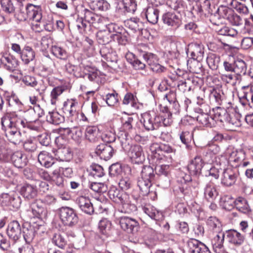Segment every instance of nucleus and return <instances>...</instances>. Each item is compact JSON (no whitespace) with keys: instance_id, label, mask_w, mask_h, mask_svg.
Returning <instances> with one entry per match:
<instances>
[{"instance_id":"obj_33","label":"nucleus","mask_w":253,"mask_h":253,"mask_svg":"<svg viewBox=\"0 0 253 253\" xmlns=\"http://www.w3.org/2000/svg\"><path fill=\"white\" fill-rule=\"evenodd\" d=\"M142 210L150 217L155 220H161L164 218L162 212L159 211L151 205H148L143 207Z\"/></svg>"},{"instance_id":"obj_56","label":"nucleus","mask_w":253,"mask_h":253,"mask_svg":"<svg viewBox=\"0 0 253 253\" xmlns=\"http://www.w3.org/2000/svg\"><path fill=\"white\" fill-rule=\"evenodd\" d=\"M111 228V223L106 218L101 219L98 224V228L100 232L104 235L109 233Z\"/></svg>"},{"instance_id":"obj_52","label":"nucleus","mask_w":253,"mask_h":253,"mask_svg":"<svg viewBox=\"0 0 253 253\" xmlns=\"http://www.w3.org/2000/svg\"><path fill=\"white\" fill-rule=\"evenodd\" d=\"M220 62V57L215 54H210L207 58L209 67L214 70L217 69Z\"/></svg>"},{"instance_id":"obj_57","label":"nucleus","mask_w":253,"mask_h":253,"mask_svg":"<svg viewBox=\"0 0 253 253\" xmlns=\"http://www.w3.org/2000/svg\"><path fill=\"white\" fill-rule=\"evenodd\" d=\"M233 11L231 8L221 5L216 9L215 14H217L219 17L227 20L230 14H232Z\"/></svg>"},{"instance_id":"obj_62","label":"nucleus","mask_w":253,"mask_h":253,"mask_svg":"<svg viewBox=\"0 0 253 253\" xmlns=\"http://www.w3.org/2000/svg\"><path fill=\"white\" fill-rule=\"evenodd\" d=\"M203 164L214 165L218 163L216 155L211 152H207L206 153L203 159Z\"/></svg>"},{"instance_id":"obj_43","label":"nucleus","mask_w":253,"mask_h":253,"mask_svg":"<svg viewBox=\"0 0 253 253\" xmlns=\"http://www.w3.org/2000/svg\"><path fill=\"white\" fill-rule=\"evenodd\" d=\"M100 53L101 56L107 61L113 62L116 60V52L109 46H102Z\"/></svg>"},{"instance_id":"obj_41","label":"nucleus","mask_w":253,"mask_h":253,"mask_svg":"<svg viewBox=\"0 0 253 253\" xmlns=\"http://www.w3.org/2000/svg\"><path fill=\"white\" fill-rule=\"evenodd\" d=\"M23 82L27 85L33 87H36V89L40 94L43 93L45 90V86H42V87H39V84L35 77L31 76H24L22 79Z\"/></svg>"},{"instance_id":"obj_18","label":"nucleus","mask_w":253,"mask_h":253,"mask_svg":"<svg viewBox=\"0 0 253 253\" xmlns=\"http://www.w3.org/2000/svg\"><path fill=\"white\" fill-rule=\"evenodd\" d=\"M76 203L81 211L88 214H91L94 212V208L88 197L80 196L76 199Z\"/></svg>"},{"instance_id":"obj_38","label":"nucleus","mask_w":253,"mask_h":253,"mask_svg":"<svg viewBox=\"0 0 253 253\" xmlns=\"http://www.w3.org/2000/svg\"><path fill=\"white\" fill-rule=\"evenodd\" d=\"M118 139L120 141L122 148L126 152H127L128 149H130L131 147L133 145L131 143V137L128 135L127 132H121L118 136Z\"/></svg>"},{"instance_id":"obj_15","label":"nucleus","mask_w":253,"mask_h":253,"mask_svg":"<svg viewBox=\"0 0 253 253\" xmlns=\"http://www.w3.org/2000/svg\"><path fill=\"white\" fill-rule=\"evenodd\" d=\"M6 233L9 238L14 241H17L21 235V227L16 220L10 222L7 227Z\"/></svg>"},{"instance_id":"obj_20","label":"nucleus","mask_w":253,"mask_h":253,"mask_svg":"<svg viewBox=\"0 0 253 253\" xmlns=\"http://www.w3.org/2000/svg\"><path fill=\"white\" fill-rule=\"evenodd\" d=\"M84 133L85 139L92 143L98 142L101 138L100 132L97 126H87Z\"/></svg>"},{"instance_id":"obj_2","label":"nucleus","mask_w":253,"mask_h":253,"mask_svg":"<svg viewBox=\"0 0 253 253\" xmlns=\"http://www.w3.org/2000/svg\"><path fill=\"white\" fill-rule=\"evenodd\" d=\"M164 115H157L154 112H146L142 114L141 122L147 130H154L163 126H168L172 123V113L168 108H165Z\"/></svg>"},{"instance_id":"obj_55","label":"nucleus","mask_w":253,"mask_h":253,"mask_svg":"<svg viewBox=\"0 0 253 253\" xmlns=\"http://www.w3.org/2000/svg\"><path fill=\"white\" fill-rule=\"evenodd\" d=\"M193 135L189 131H183L180 135V139L181 142L186 145L187 149L192 151L193 149H195V148H193L191 146L189 145L192 139Z\"/></svg>"},{"instance_id":"obj_42","label":"nucleus","mask_w":253,"mask_h":253,"mask_svg":"<svg viewBox=\"0 0 253 253\" xmlns=\"http://www.w3.org/2000/svg\"><path fill=\"white\" fill-rule=\"evenodd\" d=\"M218 192L215 187L211 184H208L204 189V197L209 202H212L217 196Z\"/></svg>"},{"instance_id":"obj_61","label":"nucleus","mask_w":253,"mask_h":253,"mask_svg":"<svg viewBox=\"0 0 253 253\" xmlns=\"http://www.w3.org/2000/svg\"><path fill=\"white\" fill-rule=\"evenodd\" d=\"M133 121V118L130 116H126V118L123 119V128L125 131L128 133L133 130L132 124Z\"/></svg>"},{"instance_id":"obj_44","label":"nucleus","mask_w":253,"mask_h":253,"mask_svg":"<svg viewBox=\"0 0 253 253\" xmlns=\"http://www.w3.org/2000/svg\"><path fill=\"white\" fill-rule=\"evenodd\" d=\"M235 206L239 211L244 213H249L251 211L247 201L242 197H238L235 200Z\"/></svg>"},{"instance_id":"obj_50","label":"nucleus","mask_w":253,"mask_h":253,"mask_svg":"<svg viewBox=\"0 0 253 253\" xmlns=\"http://www.w3.org/2000/svg\"><path fill=\"white\" fill-rule=\"evenodd\" d=\"M199 59L192 58L187 61V65L189 68L190 72L199 74L202 70V65Z\"/></svg>"},{"instance_id":"obj_7","label":"nucleus","mask_w":253,"mask_h":253,"mask_svg":"<svg viewBox=\"0 0 253 253\" xmlns=\"http://www.w3.org/2000/svg\"><path fill=\"white\" fill-rule=\"evenodd\" d=\"M137 4L135 0H121L116 7V12L120 15H125L126 12L134 13Z\"/></svg>"},{"instance_id":"obj_48","label":"nucleus","mask_w":253,"mask_h":253,"mask_svg":"<svg viewBox=\"0 0 253 253\" xmlns=\"http://www.w3.org/2000/svg\"><path fill=\"white\" fill-rule=\"evenodd\" d=\"M47 121L51 124L57 125L64 121V117L56 111L49 112L46 116Z\"/></svg>"},{"instance_id":"obj_5","label":"nucleus","mask_w":253,"mask_h":253,"mask_svg":"<svg viewBox=\"0 0 253 253\" xmlns=\"http://www.w3.org/2000/svg\"><path fill=\"white\" fill-rule=\"evenodd\" d=\"M58 132L61 135L70 136L77 143H81L83 139V131L79 126L60 127Z\"/></svg>"},{"instance_id":"obj_4","label":"nucleus","mask_w":253,"mask_h":253,"mask_svg":"<svg viewBox=\"0 0 253 253\" xmlns=\"http://www.w3.org/2000/svg\"><path fill=\"white\" fill-rule=\"evenodd\" d=\"M0 201L3 206L18 209L21 203V199L18 194L12 191L9 193H3L0 196Z\"/></svg>"},{"instance_id":"obj_49","label":"nucleus","mask_w":253,"mask_h":253,"mask_svg":"<svg viewBox=\"0 0 253 253\" xmlns=\"http://www.w3.org/2000/svg\"><path fill=\"white\" fill-rule=\"evenodd\" d=\"M207 224L210 229L214 232L217 233L222 231L221 224L216 217H210L207 220Z\"/></svg>"},{"instance_id":"obj_37","label":"nucleus","mask_w":253,"mask_h":253,"mask_svg":"<svg viewBox=\"0 0 253 253\" xmlns=\"http://www.w3.org/2000/svg\"><path fill=\"white\" fill-rule=\"evenodd\" d=\"M234 73L237 75H245L247 71V64L241 58L236 57L234 60Z\"/></svg>"},{"instance_id":"obj_21","label":"nucleus","mask_w":253,"mask_h":253,"mask_svg":"<svg viewBox=\"0 0 253 253\" xmlns=\"http://www.w3.org/2000/svg\"><path fill=\"white\" fill-rule=\"evenodd\" d=\"M79 107L78 102L75 99H70L64 102L62 109L68 116L72 117L77 114Z\"/></svg>"},{"instance_id":"obj_24","label":"nucleus","mask_w":253,"mask_h":253,"mask_svg":"<svg viewBox=\"0 0 253 253\" xmlns=\"http://www.w3.org/2000/svg\"><path fill=\"white\" fill-rule=\"evenodd\" d=\"M203 166V159L197 156L191 161L187 168L191 174L197 175L201 173Z\"/></svg>"},{"instance_id":"obj_11","label":"nucleus","mask_w":253,"mask_h":253,"mask_svg":"<svg viewBox=\"0 0 253 253\" xmlns=\"http://www.w3.org/2000/svg\"><path fill=\"white\" fill-rule=\"evenodd\" d=\"M126 152L131 160L135 163H141L145 160L142 148L139 145H133Z\"/></svg>"},{"instance_id":"obj_46","label":"nucleus","mask_w":253,"mask_h":253,"mask_svg":"<svg viewBox=\"0 0 253 253\" xmlns=\"http://www.w3.org/2000/svg\"><path fill=\"white\" fill-rule=\"evenodd\" d=\"M192 51L191 56L192 58L202 60L204 56V46L201 43H195L191 45Z\"/></svg>"},{"instance_id":"obj_16","label":"nucleus","mask_w":253,"mask_h":253,"mask_svg":"<svg viewBox=\"0 0 253 253\" xmlns=\"http://www.w3.org/2000/svg\"><path fill=\"white\" fill-rule=\"evenodd\" d=\"M189 253H211L208 248L196 239H190L187 242Z\"/></svg>"},{"instance_id":"obj_8","label":"nucleus","mask_w":253,"mask_h":253,"mask_svg":"<svg viewBox=\"0 0 253 253\" xmlns=\"http://www.w3.org/2000/svg\"><path fill=\"white\" fill-rule=\"evenodd\" d=\"M162 20L165 24L174 29L178 28L182 23L180 14L172 11L167 12L163 14Z\"/></svg>"},{"instance_id":"obj_31","label":"nucleus","mask_w":253,"mask_h":253,"mask_svg":"<svg viewBox=\"0 0 253 253\" xmlns=\"http://www.w3.org/2000/svg\"><path fill=\"white\" fill-rule=\"evenodd\" d=\"M4 98L9 107H13L15 109L21 108L22 103L18 97L12 92L5 91Z\"/></svg>"},{"instance_id":"obj_64","label":"nucleus","mask_w":253,"mask_h":253,"mask_svg":"<svg viewBox=\"0 0 253 253\" xmlns=\"http://www.w3.org/2000/svg\"><path fill=\"white\" fill-rule=\"evenodd\" d=\"M105 100L108 106H114L118 103L119 101L118 94L115 92L107 94Z\"/></svg>"},{"instance_id":"obj_51","label":"nucleus","mask_w":253,"mask_h":253,"mask_svg":"<svg viewBox=\"0 0 253 253\" xmlns=\"http://www.w3.org/2000/svg\"><path fill=\"white\" fill-rule=\"evenodd\" d=\"M229 114L227 113L226 110L220 107H217L214 111V120L215 121V125L217 121L220 122H225Z\"/></svg>"},{"instance_id":"obj_6","label":"nucleus","mask_w":253,"mask_h":253,"mask_svg":"<svg viewBox=\"0 0 253 253\" xmlns=\"http://www.w3.org/2000/svg\"><path fill=\"white\" fill-rule=\"evenodd\" d=\"M238 171L232 168L224 170L221 177V183L224 186L230 187L234 185L238 177Z\"/></svg>"},{"instance_id":"obj_32","label":"nucleus","mask_w":253,"mask_h":253,"mask_svg":"<svg viewBox=\"0 0 253 253\" xmlns=\"http://www.w3.org/2000/svg\"><path fill=\"white\" fill-rule=\"evenodd\" d=\"M197 121L203 126L211 127L215 126V121L213 117L203 111L200 112L197 117Z\"/></svg>"},{"instance_id":"obj_53","label":"nucleus","mask_w":253,"mask_h":253,"mask_svg":"<svg viewBox=\"0 0 253 253\" xmlns=\"http://www.w3.org/2000/svg\"><path fill=\"white\" fill-rule=\"evenodd\" d=\"M52 242L55 246L61 249L64 248L67 243L64 235L59 232L54 234L52 238Z\"/></svg>"},{"instance_id":"obj_17","label":"nucleus","mask_w":253,"mask_h":253,"mask_svg":"<svg viewBox=\"0 0 253 253\" xmlns=\"http://www.w3.org/2000/svg\"><path fill=\"white\" fill-rule=\"evenodd\" d=\"M82 14H84V16H82L83 19L92 24L96 23L105 24V22L107 19L105 17H100L87 9H83L80 14L81 16Z\"/></svg>"},{"instance_id":"obj_47","label":"nucleus","mask_w":253,"mask_h":253,"mask_svg":"<svg viewBox=\"0 0 253 253\" xmlns=\"http://www.w3.org/2000/svg\"><path fill=\"white\" fill-rule=\"evenodd\" d=\"M152 185L151 181L148 179L138 178L137 186L140 189L141 194L143 196L147 195L150 193V188Z\"/></svg>"},{"instance_id":"obj_23","label":"nucleus","mask_w":253,"mask_h":253,"mask_svg":"<svg viewBox=\"0 0 253 253\" xmlns=\"http://www.w3.org/2000/svg\"><path fill=\"white\" fill-rule=\"evenodd\" d=\"M197 11L201 15H204L208 17L213 13V8L211 7V4L210 0H200L197 4Z\"/></svg>"},{"instance_id":"obj_27","label":"nucleus","mask_w":253,"mask_h":253,"mask_svg":"<svg viewBox=\"0 0 253 253\" xmlns=\"http://www.w3.org/2000/svg\"><path fill=\"white\" fill-rule=\"evenodd\" d=\"M2 61L4 68L10 72L15 70L19 65L18 59L11 54L3 56Z\"/></svg>"},{"instance_id":"obj_14","label":"nucleus","mask_w":253,"mask_h":253,"mask_svg":"<svg viewBox=\"0 0 253 253\" xmlns=\"http://www.w3.org/2000/svg\"><path fill=\"white\" fill-rule=\"evenodd\" d=\"M114 152L112 146L105 144L98 145L95 150L96 155L105 161L109 160L113 156Z\"/></svg>"},{"instance_id":"obj_36","label":"nucleus","mask_w":253,"mask_h":253,"mask_svg":"<svg viewBox=\"0 0 253 253\" xmlns=\"http://www.w3.org/2000/svg\"><path fill=\"white\" fill-rule=\"evenodd\" d=\"M146 17L148 21L153 24L158 22L159 15V10L154 6H149L146 10Z\"/></svg>"},{"instance_id":"obj_29","label":"nucleus","mask_w":253,"mask_h":253,"mask_svg":"<svg viewBox=\"0 0 253 253\" xmlns=\"http://www.w3.org/2000/svg\"><path fill=\"white\" fill-rule=\"evenodd\" d=\"M11 159L14 166L17 168H23L28 162L26 156L20 151L14 152L12 155Z\"/></svg>"},{"instance_id":"obj_63","label":"nucleus","mask_w":253,"mask_h":253,"mask_svg":"<svg viewBox=\"0 0 253 253\" xmlns=\"http://www.w3.org/2000/svg\"><path fill=\"white\" fill-rule=\"evenodd\" d=\"M64 91V89L61 86L54 87L51 92V103L52 105L56 104L58 97Z\"/></svg>"},{"instance_id":"obj_22","label":"nucleus","mask_w":253,"mask_h":253,"mask_svg":"<svg viewBox=\"0 0 253 253\" xmlns=\"http://www.w3.org/2000/svg\"><path fill=\"white\" fill-rule=\"evenodd\" d=\"M120 224L124 230L128 233H132L134 228L138 226V223L133 218L123 216L120 218Z\"/></svg>"},{"instance_id":"obj_19","label":"nucleus","mask_w":253,"mask_h":253,"mask_svg":"<svg viewBox=\"0 0 253 253\" xmlns=\"http://www.w3.org/2000/svg\"><path fill=\"white\" fill-rule=\"evenodd\" d=\"M217 233L211 240L213 249L216 253H224L223 243L224 238H226L225 232L220 231Z\"/></svg>"},{"instance_id":"obj_34","label":"nucleus","mask_w":253,"mask_h":253,"mask_svg":"<svg viewBox=\"0 0 253 253\" xmlns=\"http://www.w3.org/2000/svg\"><path fill=\"white\" fill-rule=\"evenodd\" d=\"M38 161L41 165L47 168L50 167L54 163L53 157L45 151H42L39 154Z\"/></svg>"},{"instance_id":"obj_9","label":"nucleus","mask_w":253,"mask_h":253,"mask_svg":"<svg viewBox=\"0 0 253 253\" xmlns=\"http://www.w3.org/2000/svg\"><path fill=\"white\" fill-rule=\"evenodd\" d=\"M225 235L228 243L235 247L241 246L245 240V236L234 229L226 231Z\"/></svg>"},{"instance_id":"obj_10","label":"nucleus","mask_w":253,"mask_h":253,"mask_svg":"<svg viewBox=\"0 0 253 253\" xmlns=\"http://www.w3.org/2000/svg\"><path fill=\"white\" fill-rule=\"evenodd\" d=\"M108 196L113 202L123 206L128 204V196L123 192H121L116 187H112L109 190Z\"/></svg>"},{"instance_id":"obj_28","label":"nucleus","mask_w":253,"mask_h":253,"mask_svg":"<svg viewBox=\"0 0 253 253\" xmlns=\"http://www.w3.org/2000/svg\"><path fill=\"white\" fill-rule=\"evenodd\" d=\"M126 28L129 29L132 33L140 32L144 27L143 22L139 19L135 17L131 18L125 21Z\"/></svg>"},{"instance_id":"obj_59","label":"nucleus","mask_w":253,"mask_h":253,"mask_svg":"<svg viewBox=\"0 0 253 253\" xmlns=\"http://www.w3.org/2000/svg\"><path fill=\"white\" fill-rule=\"evenodd\" d=\"M1 7L3 11L7 13H12L15 10L14 6L11 0H1Z\"/></svg>"},{"instance_id":"obj_45","label":"nucleus","mask_w":253,"mask_h":253,"mask_svg":"<svg viewBox=\"0 0 253 253\" xmlns=\"http://www.w3.org/2000/svg\"><path fill=\"white\" fill-rule=\"evenodd\" d=\"M50 50L55 57L60 59L65 60L68 57L66 50L58 45H52Z\"/></svg>"},{"instance_id":"obj_12","label":"nucleus","mask_w":253,"mask_h":253,"mask_svg":"<svg viewBox=\"0 0 253 253\" xmlns=\"http://www.w3.org/2000/svg\"><path fill=\"white\" fill-rule=\"evenodd\" d=\"M34 216L38 218H44L47 216V211L41 199L35 200L30 205V207Z\"/></svg>"},{"instance_id":"obj_58","label":"nucleus","mask_w":253,"mask_h":253,"mask_svg":"<svg viewBox=\"0 0 253 253\" xmlns=\"http://www.w3.org/2000/svg\"><path fill=\"white\" fill-rule=\"evenodd\" d=\"M220 202L223 207L227 210H230L233 208V204H235V200L228 195H225L220 199Z\"/></svg>"},{"instance_id":"obj_54","label":"nucleus","mask_w":253,"mask_h":253,"mask_svg":"<svg viewBox=\"0 0 253 253\" xmlns=\"http://www.w3.org/2000/svg\"><path fill=\"white\" fill-rule=\"evenodd\" d=\"M153 169L148 166H143L141 172V176L139 178H143L144 179H148L152 181L154 178Z\"/></svg>"},{"instance_id":"obj_60","label":"nucleus","mask_w":253,"mask_h":253,"mask_svg":"<svg viewBox=\"0 0 253 253\" xmlns=\"http://www.w3.org/2000/svg\"><path fill=\"white\" fill-rule=\"evenodd\" d=\"M23 237L25 241L30 243L32 241L35 237V230L31 226L29 228H23Z\"/></svg>"},{"instance_id":"obj_35","label":"nucleus","mask_w":253,"mask_h":253,"mask_svg":"<svg viewBox=\"0 0 253 253\" xmlns=\"http://www.w3.org/2000/svg\"><path fill=\"white\" fill-rule=\"evenodd\" d=\"M20 57L24 63L28 64L34 59L35 57V51L31 46L25 45L22 49Z\"/></svg>"},{"instance_id":"obj_39","label":"nucleus","mask_w":253,"mask_h":253,"mask_svg":"<svg viewBox=\"0 0 253 253\" xmlns=\"http://www.w3.org/2000/svg\"><path fill=\"white\" fill-rule=\"evenodd\" d=\"M54 183L57 186L60 188L63 192L65 189V183L63 177L60 173V170L56 169L54 170L51 173L50 181Z\"/></svg>"},{"instance_id":"obj_25","label":"nucleus","mask_w":253,"mask_h":253,"mask_svg":"<svg viewBox=\"0 0 253 253\" xmlns=\"http://www.w3.org/2000/svg\"><path fill=\"white\" fill-rule=\"evenodd\" d=\"M27 17L33 21H39L42 20L41 8L39 6L30 4L26 7Z\"/></svg>"},{"instance_id":"obj_26","label":"nucleus","mask_w":253,"mask_h":253,"mask_svg":"<svg viewBox=\"0 0 253 253\" xmlns=\"http://www.w3.org/2000/svg\"><path fill=\"white\" fill-rule=\"evenodd\" d=\"M53 152L55 159L59 161L68 162L73 158V153L69 148H59Z\"/></svg>"},{"instance_id":"obj_1","label":"nucleus","mask_w":253,"mask_h":253,"mask_svg":"<svg viewBox=\"0 0 253 253\" xmlns=\"http://www.w3.org/2000/svg\"><path fill=\"white\" fill-rule=\"evenodd\" d=\"M2 129L11 142L16 144L21 140V128L28 127L30 124L22 114L12 113L3 116L1 119Z\"/></svg>"},{"instance_id":"obj_3","label":"nucleus","mask_w":253,"mask_h":253,"mask_svg":"<svg viewBox=\"0 0 253 253\" xmlns=\"http://www.w3.org/2000/svg\"><path fill=\"white\" fill-rule=\"evenodd\" d=\"M60 219L64 225L73 226L78 221V217L74 210L68 207H63L58 210Z\"/></svg>"},{"instance_id":"obj_13","label":"nucleus","mask_w":253,"mask_h":253,"mask_svg":"<svg viewBox=\"0 0 253 253\" xmlns=\"http://www.w3.org/2000/svg\"><path fill=\"white\" fill-rule=\"evenodd\" d=\"M250 86H244L238 94L240 102L243 105L253 107V91Z\"/></svg>"},{"instance_id":"obj_30","label":"nucleus","mask_w":253,"mask_h":253,"mask_svg":"<svg viewBox=\"0 0 253 253\" xmlns=\"http://www.w3.org/2000/svg\"><path fill=\"white\" fill-rule=\"evenodd\" d=\"M37 192L36 186L29 184H25L20 190L21 195L28 200L35 198L37 195Z\"/></svg>"},{"instance_id":"obj_40","label":"nucleus","mask_w":253,"mask_h":253,"mask_svg":"<svg viewBox=\"0 0 253 253\" xmlns=\"http://www.w3.org/2000/svg\"><path fill=\"white\" fill-rule=\"evenodd\" d=\"M246 154L242 150L233 151L230 155L229 160L236 164L235 166H239L245 160Z\"/></svg>"}]
</instances>
